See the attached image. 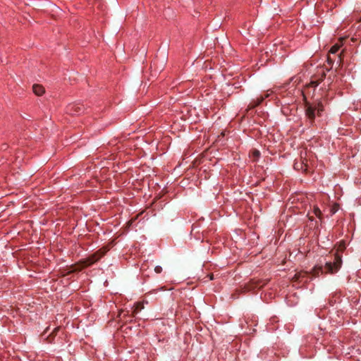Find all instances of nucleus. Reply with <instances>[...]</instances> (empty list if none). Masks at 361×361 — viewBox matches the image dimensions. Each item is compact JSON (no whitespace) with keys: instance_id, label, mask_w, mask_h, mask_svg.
Wrapping results in <instances>:
<instances>
[{"instance_id":"412c9836","label":"nucleus","mask_w":361,"mask_h":361,"mask_svg":"<svg viewBox=\"0 0 361 361\" xmlns=\"http://www.w3.org/2000/svg\"><path fill=\"white\" fill-rule=\"evenodd\" d=\"M345 39V38H341L340 40L343 42Z\"/></svg>"},{"instance_id":"aec40b11","label":"nucleus","mask_w":361,"mask_h":361,"mask_svg":"<svg viewBox=\"0 0 361 361\" xmlns=\"http://www.w3.org/2000/svg\"><path fill=\"white\" fill-rule=\"evenodd\" d=\"M309 219H310V220L313 221V217L312 216H310Z\"/></svg>"},{"instance_id":"ddd939ff","label":"nucleus","mask_w":361,"mask_h":361,"mask_svg":"<svg viewBox=\"0 0 361 361\" xmlns=\"http://www.w3.org/2000/svg\"><path fill=\"white\" fill-rule=\"evenodd\" d=\"M313 212L315 214V216H317V217H319V218L322 217V212L319 207H314Z\"/></svg>"},{"instance_id":"1a4fd4ad","label":"nucleus","mask_w":361,"mask_h":361,"mask_svg":"<svg viewBox=\"0 0 361 361\" xmlns=\"http://www.w3.org/2000/svg\"><path fill=\"white\" fill-rule=\"evenodd\" d=\"M325 77H326V73L323 71L321 75V78L316 80H312L310 82L309 86L314 87H317L320 84V82L325 78Z\"/></svg>"},{"instance_id":"a211bd4d","label":"nucleus","mask_w":361,"mask_h":361,"mask_svg":"<svg viewBox=\"0 0 361 361\" xmlns=\"http://www.w3.org/2000/svg\"><path fill=\"white\" fill-rule=\"evenodd\" d=\"M339 59H340V63L341 62V54H340L339 55H338Z\"/></svg>"},{"instance_id":"6e6552de","label":"nucleus","mask_w":361,"mask_h":361,"mask_svg":"<svg viewBox=\"0 0 361 361\" xmlns=\"http://www.w3.org/2000/svg\"><path fill=\"white\" fill-rule=\"evenodd\" d=\"M32 90L33 92L37 96H41L44 92V88L38 84L33 85Z\"/></svg>"},{"instance_id":"20e7f679","label":"nucleus","mask_w":361,"mask_h":361,"mask_svg":"<svg viewBox=\"0 0 361 361\" xmlns=\"http://www.w3.org/2000/svg\"><path fill=\"white\" fill-rule=\"evenodd\" d=\"M84 106L80 104H70L67 107V111L71 114H80L83 112Z\"/></svg>"},{"instance_id":"f03ea898","label":"nucleus","mask_w":361,"mask_h":361,"mask_svg":"<svg viewBox=\"0 0 361 361\" xmlns=\"http://www.w3.org/2000/svg\"><path fill=\"white\" fill-rule=\"evenodd\" d=\"M342 264V259L341 257L336 255L334 258V261L332 262H326L325 264V267L323 269L322 267H320L319 269L322 271V273H329V274H334L338 271V269L341 268Z\"/></svg>"},{"instance_id":"4468645a","label":"nucleus","mask_w":361,"mask_h":361,"mask_svg":"<svg viewBox=\"0 0 361 361\" xmlns=\"http://www.w3.org/2000/svg\"><path fill=\"white\" fill-rule=\"evenodd\" d=\"M214 279V275L213 274H208L205 278L202 279V280L204 281V282H207L209 280L211 281V280H213Z\"/></svg>"},{"instance_id":"2eb2a0df","label":"nucleus","mask_w":361,"mask_h":361,"mask_svg":"<svg viewBox=\"0 0 361 361\" xmlns=\"http://www.w3.org/2000/svg\"><path fill=\"white\" fill-rule=\"evenodd\" d=\"M154 271L157 273V274H159L162 271V267L161 266H156L154 267Z\"/></svg>"},{"instance_id":"0eeeda50","label":"nucleus","mask_w":361,"mask_h":361,"mask_svg":"<svg viewBox=\"0 0 361 361\" xmlns=\"http://www.w3.org/2000/svg\"><path fill=\"white\" fill-rule=\"evenodd\" d=\"M269 94H266L264 96H259L258 97L256 100H253L249 105L250 108H255V106L259 105L263 100L269 97Z\"/></svg>"},{"instance_id":"4be33fe9","label":"nucleus","mask_w":361,"mask_h":361,"mask_svg":"<svg viewBox=\"0 0 361 361\" xmlns=\"http://www.w3.org/2000/svg\"><path fill=\"white\" fill-rule=\"evenodd\" d=\"M358 21H359V22H360V21H361V18L358 20Z\"/></svg>"},{"instance_id":"9d476101","label":"nucleus","mask_w":361,"mask_h":361,"mask_svg":"<svg viewBox=\"0 0 361 361\" xmlns=\"http://www.w3.org/2000/svg\"><path fill=\"white\" fill-rule=\"evenodd\" d=\"M307 163H305L304 161H302V162H296L294 164V168L297 170H304V171H306L307 169Z\"/></svg>"},{"instance_id":"9b49d317","label":"nucleus","mask_w":361,"mask_h":361,"mask_svg":"<svg viewBox=\"0 0 361 361\" xmlns=\"http://www.w3.org/2000/svg\"><path fill=\"white\" fill-rule=\"evenodd\" d=\"M144 308V305L142 303H136L135 305V309L133 310V314L135 315L138 312H140V310H142V309Z\"/></svg>"},{"instance_id":"39448f33","label":"nucleus","mask_w":361,"mask_h":361,"mask_svg":"<svg viewBox=\"0 0 361 361\" xmlns=\"http://www.w3.org/2000/svg\"><path fill=\"white\" fill-rule=\"evenodd\" d=\"M266 284L264 281L261 280H252L247 286V290H253L255 288H261Z\"/></svg>"},{"instance_id":"f8f14e48","label":"nucleus","mask_w":361,"mask_h":361,"mask_svg":"<svg viewBox=\"0 0 361 361\" xmlns=\"http://www.w3.org/2000/svg\"><path fill=\"white\" fill-rule=\"evenodd\" d=\"M340 47L341 45L336 44L331 48L329 52L331 54H336L339 50Z\"/></svg>"},{"instance_id":"7ed1b4c3","label":"nucleus","mask_w":361,"mask_h":361,"mask_svg":"<svg viewBox=\"0 0 361 361\" xmlns=\"http://www.w3.org/2000/svg\"><path fill=\"white\" fill-rule=\"evenodd\" d=\"M108 246L104 247L85 259V266H90L101 259L108 251Z\"/></svg>"},{"instance_id":"6ab92c4d","label":"nucleus","mask_w":361,"mask_h":361,"mask_svg":"<svg viewBox=\"0 0 361 361\" xmlns=\"http://www.w3.org/2000/svg\"><path fill=\"white\" fill-rule=\"evenodd\" d=\"M345 248V245H342V247H341V250H343Z\"/></svg>"},{"instance_id":"f257e3e1","label":"nucleus","mask_w":361,"mask_h":361,"mask_svg":"<svg viewBox=\"0 0 361 361\" xmlns=\"http://www.w3.org/2000/svg\"><path fill=\"white\" fill-rule=\"evenodd\" d=\"M323 110V105L320 101L315 103L306 102L305 104V115L311 123H314L316 114L320 116Z\"/></svg>"},{"instance_id":"dca6fc26","label":"nucleus","mask_w":361,"mask_h":361,"mask_svg":"<svg viewBox=\"0 0 361 361\" xmlns=\"http://www.w3.org/2000/svg\"><path fill=\"white\" fill-rule=\"evenodd\" d=\"M327 61H328V63L330 65V66H332L333 63H334V60L332 59L330 56L328 57L327 59Z\"/></svg>"},{"instance_id":"423d86ee","label":"nucleus","mask_w":361,"mask_h":361,"mask_svg":"<svg viewBox=\"0 0 361 361\" xmlns=\"http://www.w3.org/2000/svg\"><path fill=\"white\" fill-rule=\"evenodd\" d=\"M269 94H266L264 96H259L258 97L256 100H253L249 105L250 108H255V106L259 105L263 100L269 97Z\"/></svg>"},{"instance_id":"f3484780","label":"nucleus","mask_w":361,"mask_h":361,"mask_svg":"<svg viewBox=\"0 0 361 361\" xmlns=\"http://www.w3.org/2000/svg\"><path fill=\"white\" fill-rule=\"evenodd\" d=\"M253 156L255 157H258L259 156V151H257V150H255L253 152Z\"/></svg>"}]
</instances>
